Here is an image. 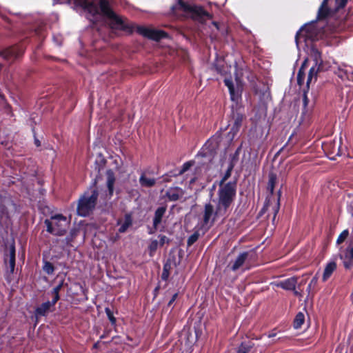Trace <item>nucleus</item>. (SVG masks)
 Masks as SVG:
<instances>
[{"mask_svg": "<svg viewBox=\"0 0 353 353\" xmlns=\"http://www.w3.org/2000/svg\"><path fill=\"white\" fill-rule=\"evenodd\" d=\"M74 1L80 6L88 10V11L92 15L100 13L105 17L111 28L123 30L126 28V25L123 19L112 11L108 0H99V7L94 3V0Z\"/></svg>", "mask_w": 353, "mask_h": 353, "instance_id": "1", "label": "nucleus"}, {"mask_svg": "<svg viewBox=\"0 0 353 353\" xmlns=\"http://www.w3.org/2000/svg\"><path fill=\"white\" fill-rule=\"evenodd\" d=\"M172 12L176 17H189L201 22L212 17L201 7L187 4L182 0H178L177 3L172 7Z\"/></svg>", "mask_w": 353, "mask_h": 353, "instance_id": "2", "label": "nucleus"}, {"mask_svg": "<svg viewBox=\"0 0 353 353\" xmlns=\"http://www.w3.org/2000/svg\"><path fill=\"white\" fill-rule=\"evenodd\" d=\"M235 195V183L228 182L226 183H219L218 190L219 198L216 204L227 212L234 201Z\"/></svg>", "mask_w": 353, "mask_h": 353, "instance_id": "3", "label": "nucleus"}, {"mask_svg": "<svg viewBox=\"0 0 353 353\" xmlns=\"http://www.w3.org/2000/svg\"><path fill=\"white\" fill-rule=\"evenodd\" d=\"M226 214L227 212L217 204H216V208H214L211 203H206L202 213V227L209 229L218 218L224 216Z\"/></svg>", "mask_w": 353, "mask_h": 353, "instance_id": "4", "label": "nucleus"}, {"mask_svg": "<svg viewBox=\"0 0 353 353\" xmlns=\"http://www.w3.org/2000/svg\"><path fill=\"white\" fill-rule=\"evenodd\" d=\"M98 197V192L96 190H92L91 194L85 193L79 200L77 206V213L79 216H86L95 208Z\"/></svg>", "mask_w": 353, "mask_h": 353, "instance_id": "5", "label": "nucleus"}, {"mask_svg": "<svg viewBox=\"0 0 353 353\" xmlns=\"http://www.w3.org/2000/svg\"><path fill=\"white\" fill-rule=\"evenodd\" d=\"M44 223L48 232L58 236L65 234L68 225L66 217L61 214L52 216L50 220L46 219Z\"/></svg>", "mask_w": 353, "mask_h": 353, "instance_id": "6", "label": "nucleus"}, {"mask_svg": "<svg viewBox=\"0 0 353 353\" xmlns=\"http://www.w3.org/2000/svg\"><path fill=\"white\" fill-rule=\"evenodd\" d=\"M224 82L229 89L231 99L234 101H238L241 97L243 86L242 81L240 77L236 75L235 82L229 79H225Z\"/></svg>", "mask_w": 353, "mask_h": 353, "instance_id": "7", "label": "nucleus"}, {"mask_svg": "<svg viewBox=\"0 0 353 353\" xmlns=\"http://www.w3.org/2000/svg\"><path fill=\"white\" fill-rule=\"evenodd\" d=\"M244 117L243 114L236 113L233 114V117L231 121L232 127L230 131L228 133V137L230 139H233L234 137L239 132L240 128L241 127Z\"/></svg>", "mask_w": 353, "mask_h": 353, "instance_id": "8", "label": "nucleus"}, {"mask_svg": "<svg viewBox=\"0 0 353 353\" xmlns=\"http://www.w3.org/2000/svg\"><path fill=\"white\" fill-rule=\"evenodd\" d=\"M138 30L141 34L157 41L166 37V34L161 30H150L145 28H139Z\"/></svg>", "mask_w": 353, "mask_h": 353, "instance_id": "9", "label": "nucleus"}, {"mask_svg": "<svg viewBox=\"0 0 353 353\" xmlns=\"http://www.w3.org/2000/svg\"><path fill=\"white\" fill-rule=\"evenodd\" d=\"M57 301H54L53 299L52 301H47L43 303L40 306H39L35 311V316L37 318L42 316H46L51 311V308L54 307Z\"/></svg>", "mask_w": 353, "mask_h": 353, "instance_id": "10", "label": "nucleus"}, {"mask_svg": "<svg viewBox=\"0 0 353 353\" xmlns=\"http://www.w3.org/2000/svg\"><path fill=\"white\" fill-rule=\"evenodd\" d=\"M327 0H324L322 3L321 8L319 10V18L323 19L326 17L328 15L329 11L326 7ZM337 4V9H340L343 8L346 3L347 0H336Z\"/></svg>", "mask_w": 353, "mask_h": 353, "instance_id": "11", "label": "nucleus"}, {"mask_svg": "<svg viewBox=\"0 0 353 353\" xmlns=\"http://www.w3.org/2000/svg\"><path fill=\"white\" fill-rule=\"evenodd\" d=\"M345 268L349 269L353 266V246H349L343 255H341Z\"/></svg>", "mask_w": 353, "mask_h": 353, "instance_id": "12", "label": "nucleus"}, {"mask_svg": "<svg viewBox=\"0 0 353 353\" xmlns=\"http://www.w3.org/2000/svg\"><path fill=\"white\" fill-rule=\"evenodd\" d=\"M296 283L297 279L296 277H291L285 281L274 283V285L286 290H294Z\"/></svg>", "mask_w": 353, "mask_h": 353, "instance_id": "13", "label": "nucleus"}, {"mask_svg": "<svg viewBox=\"0 0 353 353\" xmlns=\"http://www.w3.org/2000/svg\"><path fill=\"white\" fill-rule=\"evenodd\" d=\"M323 149L330 154H333L334 156L341 155L340 141L337 142L336 141H333L332 142L326 143L323 145Z\"/></svg>", "mask_w": 353, "mask_h": 353, "instance_id": "14", "label": "nucleus"}, {"mask_svg": "<svg viewBox=\"0 0 353 353\" xmlns=\"http://www.w3.org/2000/svg\"><path fill=\"white\" fill-rule=\"evenodd\" d=\"M184 194L182 189L179 188H170L166 192V196L170 201H175L181 198Z\"/></svg>", "mask_w": 353, "mask_h": 353, "instance_id": "15", "label": "nucleus"}, {"mask_svg": "<svg viewBox=\"0 0 353 353\" xmlns=\"http://www.w3.org/2000/svg\"><path fill=\"white\" fill-rule=\"evenodd\" d=\"M165 211L166 207L164 206L158 208L155 211L153 219V227L154 230L157 229L158 225L161 223L162 218L164 216Z\"/></svg>", "mask_w": 353, "mask_h": 353, "instance_id": "16", "label": "nucleus"}, {"mask_svg": "<svg viewBox=\"0 0 353 353\" xmlns=\"http://www.w3.org/2000/svg\"><path fill=\"white\" fill-rule=\"evenodd\" d=\"M310 58L314 61V65L313 66H316V67L319 66V68H321L323 61L321 59V53L318 50V49H316L315 48H312L311 49Z\"/></svg>", "mask_w": 353, "mask_h": 353, "instance_id": "17", "label": "nucleus"}, {"mask_svg": "<svg viewBox=\"0 0 353 353\" xmlns=\"http://www.w3.org/2000/svg\"><path fill=\"white\" fill-rule=\"evenodd\" d=\"M248 257L247 252H243L240 254L234 262L231 265V270L233 271L237 270L239 268H241L243 263H245L246 259Z\"/></svg>", "mask_w": 353, "mask_h": 353, "instance_id": "18", "label": "nucleus"}, {"mask_svg": "<svg viewBox=\"0 0 353 353\" xmlns=\"http://www.w3.org/2000/svg\"><path fill=\"white\" fill-rule=\"evenodd\" d=\"M119 225H120V228L119 229V232L121 233L125 232L129 227L132 225V219L130 214H125L124 219L119 221Z\"/></svg>", "mask_w": 353, "mask_h": 353, "instance_id": "19", "label": "nucleus"}, {"mask_svg": "<svg viewBox=\"0 0 353 353\" xmlns=\"http://www.w3.org/2000/svg\"><path fill=\"white\" fill-rule=\"evenodd\" d=\"M1 55L5 59L16 58L18 56L17 48L16 47H10L1 52Z\"/></svg>", "mask_w": 353, "mask_h": 353, "instance_id": "20", "label": "nucleus"}, {"mask_svg": "<svg viewBox=\"0 0 353 353\" xmlns=\"http://www.w3.org/2000/svg\"><path fill=\"white\" fill-rule=\"evenodd\" d=\"M336 264L335 262L332 261V262L329 263L326 265V267L324 270V272H323V280L325 281L328 278H330V276L333 273V272L336 270Z\"/></svg>", "mask_w": 353, "mask_h": 353, "instance_id": "21", "label": "nucleus"}, {"mask_svg": "<svg viewBox=\"0 0 353 353\" xmlns=\"http://www.w3.org/2000/svg\"><path fill=\"white\" fill-rule=\"evenodd\" d=\"M321 70V68H319V66L316 67V66L312 65V67L310 68V70L309 71L308 76H307V87H309V85L312 82V79H314V80L316 79L317 74Z\"/></svg>", "mask_w": 353, "mask_h": 353, "instance_id": "22", "label": "nucleus"}, {"mask_svg": "<svg viewBox=\"0 0 353 353\" xmlns=\"http://www.w3.org/2000/svg\"><path fill=\"white\" fill-rule=\"evenodd\" d=\"M140 184L143 187H152L154 185L156 181L153 178H148L144 174L139 179Z\"/></svg>", "mask_w": 353, "mask_h": 353, "instance_id": "23", "label": "nucleus"}, {"mask_svg": "<svg viewBox=\"0 0 353 353\" xmlns=\"http://www.w3.org/2000/svg\"><path fill=\"white\" fill-rule=\"evenodd\" d=\"M9 265L10 271L13 272L15 265V248L13 245L10 247Z\"/></svg>", "mask_w": 353, "mask_h": 353, "instance_id": "24", "label": "nucleus"}, {"mask_svg": "<svg viewBox=\"0 0 353 353\" xmlns=\"http://www.w3.org/2000/svg\"><path fill=\"white\" fill-rule=\"evenodd\" d=\"M336 74L341 79L347 78V79L353 81V73L350 70L339 68V72Z\"/></svg>", "mask_w": 353, "mask_h": 353, "instance_id": "25", "label": "nucleus"}, {"mask_svg": "<svg viewBox=\"0 0 353 353\" xmlns=\"http://www.w3.org/2000/svg\"><path fill=\"white\" fill-rule=\"evenodd\" d=\"M305 321V316L303 314V313L302 312H299L294 320V327L295 329H299L301 327V325H303V323H304Z\"/></svg>", "mask_w": 353, "mask_h": 353, "instance_id": "26", "label": "nucleus"}, {"mask_svg": "<svg viewBox=\"0 0 353 353\" xmlns=\"http://www.w3.org/2000/svg\"><path fill=\"white\" fill-rule=\"evenodd\" d=\"M307 60H305L301 67L298 74H297V82L299 85H301L303 83L304 78H305V71L304 68L307 63Z\"/></svg>", "mask_w": 353, "mask_h": 353, "instance_id": "27", "label": "nucleus"}, {"mask_svg": "<svg viewBox=\"0 0 353 353\" xmlns=\"http://www.w3.org/2000/svg\"><path fill=\"white\" fill-rule=\"evenodd\" d=\"M276 183V175L273 172H270L269 174V181L268 185V189L271 193H273L274 185Z\"/></svg>", "mask_w": 353, "mask_h": 353, "instance_id": "28", "label": "nucleus"}, {"mask_svg": "<svg viewBox=\"0 0 353 353\" xmlns=\"http://www.w3.org/2000/svg\"><path fill=\"white\" fill-rule=\"evenodd\" d=\"M114 183V177L111 174H109L108 177V181H107V186H108L109 193L110 195H112L113 193Z\"/></svg>", "mask_w": 353, "mask_h": 353, "instance_id": "29", "label": "nucleus"}, {"mask_svg": "<svg viewBox=\"0 0 353 353\" xmlns=\"http://www.w3.org/2000/svg\"><path fill=\"white\" fill-rule=\"evenodd\" d=\"M61 288H62V283H60L57 286H56L55 288H53V290L52 291V296H53V299H52L54 301L57 302V301L59 299V291L61 289Z\"/></svg>", "mask_w": 353, "mask_h": 353, "instance_id": "30", "label": "nucleus"}, {"mask_svg": "<svg viewBox=\"0 0 353 353\" xmlns=\"http://www.w3.org/2000/svg\"><path fill=\"white\" fill-rule=\"evenodd\" d=\"M43 270L48 274H52L54 272V268L51 263L46 261L43 265Z\"/></svg>", "mask_w": 353, "mask_h": 353, "instance_id": "31", "label": "nucleus"}, {"mask_svg": "<svg viewBox=\"0 0 353 353\" xmlns=\"http://www.w3.org/2000/svg\"><path fill=\"white\" fill-rule=\"evenodd\" d=\"M199 234L198 232H195L192 234L188 239L187 243L188 246H191L193 243H194L199 239Z\"/></svg>", "mask_w": 353, "mask_h": 353, "instance_id": "32", "label": "nucleus"}, {"mask_svg": "<svg viewBox=\"0 0 353 353\" xmlns=\"http://www.w3.org/2000/svg\"><path fill=\"white\" fill-rule=\"evenodd\" d=\"M348 234H349V232L347 230H343L339 236V237L336 240V243L337 244L342 243L346 239V238L348 236Z\"/></svg>", "mask_w": 353, "mask_h": 353, "instance_id": "33", "label": "nucleus"}, {"mask_svg": "<svg viewBox=\"0 0 353 353\" xmlns=\"http://www.w3.org/2000/svg\"><path fill=\"white\" fill-rule=\"evenodd\" d=\"M159 243L157 240H152L149 245L150 254L152 255L158 248Z\"/></svg>", "mask_w": 353, "mask_h": 353, "instance_id": "34", "label": "nucleus"}, {"mask_svg": "<svg viewBox=\"0 0 353 353\" xmlns=\"http://www.w3.org/2000/svg\"><path fill=\"white\" fill-rule=\"evenodd\" d=\"M318 278L316 276H314L311 280L310 283H309L307 290L309 294H310L312 289L316 286L317 283Z\"/></svg>", "mask_w": 353, "mask_h": 353, "instance_id": "35", "label": "nucleus"}, {"mask_svg": "<svg viewBox=\"0 0 353 353\" xmlns=\"http://www.w3.org/2000/svg\"><path fill=\"white\" fill-rule=\"evenodd\" d=\"M232 170V168L230 167L228 169V170L226 171L224 176L223 177V179H221V181H220V183H225V181L231 175V171Z\"/></svg>", "mask_w": 353, "mask_h": 353, "instance_id": "36", "label": "nucleus"}, {"mask_svg": "<svg viewBox=\"0 0 353 353\" xmlns=\"http://www.w3.org/2000/svg\"><path fill=\"white\" fill-rule=\"evenodd\" d=\"M279 205H280V204H279V199L276 204L273 208V214H274L273 219H272L273 222L274 221V220L276 219V214L278 213V212L279 210Z\"/></svg>", "mask_w": 353, "mask_h": 353, "instance_id": "37", "label": "nucleus"}, {"mask_svg": "<svg viewBox=\"0 0 353 353\" xmlns=\"http://www.w3.org/2000/svg\"><path fill=\"white\" fill-rule=\"evenodd\" d=\"M192 163L191 162H186L183 164L181 170L180 171V174H183L186 172L189 168L192 166Z\"/></svg>", "mask_w": 353, "mask_h": 353, "instance_id": "38", "label": "nucleus"}, {"mask_svg": "<svg viewBox=\"0 0 353 353\" xmlns=\"http://www.w3.org/2000/svg\"><path fill=\"white\" fill-rule=\"evenodd\" d=\"M159 237L160 239V245H163L165 243H169V239L167 236L164 235H159Z\"/></svg>", "mask_w": 353, "mask_h": 353, "instance_id": "39", "label": "nucleus"}, {"mask_svg": "<svg viewBox=\"0 0 353 353\" xmlns=\"http://www.w3.org/2000/svg\"><path fill=\"white\" fill-rule=\"evenodd\" d=\"M249 351V348L244 346L243 344L239 349L237 353H248Z\"/></svg>", "mask_w": 353, "mask_h": 353, "instance_id": "40", "label": "nucleus"}, {"mask_svg": "<svg viewBox=\"0 0 353 353\" xmlns=\"http://www.w3.org/2000/svg\"><path fill=\"white\" fill-rule=\"evenodd\" d=\"M178 296V294L177 293H175L172 295V299L169 301L168 303V306L170 307L172 305V303L174 302V301L176 300V299L177 298Z\"/></svg>", "mask_w": 353, "mask_h": 353, "instance_id": "41", "label": "nucleus"}, {"mask_svg": "<svg viewBox=\"0 0 353 353\" xmlns=\"http://www.w3.org/2000/svg\"><path fill=\"white\" fill-rule=\"evenodd\" d=\"M106 312H107V314H108V316L109 317V319L112 321V323H114L115 319L114 318V316L111 314L110 310L109 309H106Z\"/></svg>", "mask_w": 353, "mask_h": 353, "instance_id": "42", "label": "nucleus"}, {"mask_svg": "<svg viewBox=\"0 0 353 353\" xmlns=\"http://www.w3.org/2000/svg\"><path fill=\"white\" fill-rule=\"evenodd\" d=\"M303 30H301L300 32H298L296 36V41L298 43L299 39L303 36Z\"/></svg>", "mask_w": 353, "mask_h": 353, "instance_id": "43", "label": "nucleus"}, {"mask_svg": "<svg viewBox=\"0 0 353 353\" xmlns=\"http://www.w3.org/2000/svg\"><path fill=\"white\" fill-rule=\"evenodd\" d=\"M308 103V99L306 96L305 94H304V96H303V105L305 107Z\"/></svg>", "mask_w": 353, "mask_h": 353, "instance_id": "44", "label": "nucleus"}, {"mask_svg": "<svg viewBox=\"0 0 353 353\" xmlns=\"http://www.w3.org/2000/svg\"><path fill=\"white\" fill-rule=\"evenodd\" d=\"M268 205H269V204H268V203H266V204L264 205V207L263 208V209L261 210V212H260V214H263V213L265 212V210H266L268 209Z\"/></svg>", "mask_w": 353, "mask_h": 353, "instance_id": "45", "label": "nucleus"}, {"mask_svg": "<svg viewBox=\"0 0 353 353\" xmlns=\"http://www.w3.org/2000/svg\"><path fill=\"white\" fill-rule=\"evenodd\" d=\"M168 276V274L167 271L165 270V268H164V271L162 274V278L165 279H167Z\"/></svg>", "mask_w": 353, "mask_h": 353, "instance_id": "46", "label": "nucleus"}, {"mask_svg": "<svg viewBox=\"0 0 353 353\" xmlns=\"http://www.w3.org/2000/svg\"><path fill=\"white\" fill-rule=\"evenodd\" d=\"M293 291H294V295H296V296H301V294L299 291L296 290L295 289H294V290H293Z\"/></svg>", "mask_w": 353, "mask_h": 353, "instance_id": "47", "label": "nucleus"}, {"mask_svg": "<svg viewBox=\"0 0 353 353\" xmlns=\"http://www.w3.org/2000/svg\"><path fill=\"white\" fill-rule=\"evenodd\" d=\"M213 24L215 26V27L219 29L218 23L216 22H213Z\"/></svg>", "mask_w": 353, "mask_h": 353, "instance_id": "48", "label": "nucleus"}, {"mask_svg": "<svg viewBox=\"0 0 353 353\" xmlns=\"http://www.w3.org/2000/svg\"><path fill=\"white\" fill-rule=\"evenodd\" d=\"M36 144L37 145V146H39L40 145L39 141L36 140Z\"/></svg>", "mask_w": 353, "mask_h": 353, "instance_id": "49", "label": "nucleus"}, {"mask_svg": "<svg viewBox=\"0 0 353 353\" xmlns=\"http://www.w3.org/2000/svg\"><path fill=\"white\" fill-rule=\"evenodd\" d=\"M305 283V281H301V282L300 283V285H303V284H304Z\"/></svg>", "mask_w": 353, "mask_h": 353, "instance_id": "50", "label": "nucleus"}, {"mask_svg": "<svg viewBox=\"0 0 353 353\" xmlns=\"http://www.w3.org/2000/svg\"><path fill=\"white\" fill-rule=\"evenodd\" d=\"M153 232H154V231H152V230H150V234H152V233H153Z\"/></svg>", "mask_w": 353, "mask_h": 353, "instance_id": "51", "label": "nucleus"}]
</instances>
